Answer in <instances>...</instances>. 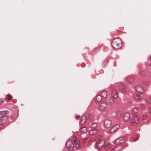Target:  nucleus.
<instances>
[{
    "label": "nucleus",
    "mask_w": 151,
    "mask_h": 151,
    "mask_svg": "<svg viewBox=\"0 0 151 151\" xmlns=\"http://www.w3.org/2000/svg\"><path fill=\"white\" fill-rule=\"evenodd\" d=\"M112 44L115 48L119 49L122 45L121 40L120 38H114L113 40Z\"/></svg>",
    "instance_id": "obj_1"
},
{
    "label": "nucleus",
    "mask_w": 151,
    "mask_h": 151,
    "mask_svg": "<svg viewBox=\"0 0 151 151\" xmlns=\"http://www.w3.org/2000/svg\"><path fill=\"white\" fill-rule=\"evenodd\" d=\"M139 117L138 116H135L132 117L131 119L130 124L132 126H135L139 122Z\"/></svg>",
    "instance_id": "obj_2"
},
{
    "label": "nucleus",
    "mask_w": 151,
    "mask_h": 151,
    "mask_svg": "<svg viewBox=\"0 0 151 151\" xmlns=\"http://www.w3.org/2000/svg\"><path fill=\"white\" fill-rule=\"evenodd\" d=\"M73 140L76 148L77 149H80L81 148V144L78 139L76 136H74Z\"/></svg>",
    "instance_id": "obj_3"
},
{
    "label": "nucleus",
    "mask_w": 151,
    "mask_h": 151,
    "mask_svg": "<svg viewBox=\"0 0 151 151\" xmlns=\"http://www.w3.org/2000/svg\"><path fill=\"white\" fill-rule=\"evenodd\" d=\"M66 145L69 150L72 151L73 150L74 145L71 140H68L66 142Z\"/></svg>",
    "instance_id": "obj_4"
},
{
    "label": "nucleus",
    "mask_w": 151,
    "mask_h": 151,
    "mask_svg": "<svg viewBox=\"0 0 151 151\" xmlns=\"http://www.w3.org/2000/svg\"><path fill=\"white\" fill-rule=\"evenodd\" d=\"M105 143V140L103 139H101L96 142V145L98 148H100L104 146Z\"/></svg>",
    "instance_id": "obj_5"
},
{
    "label": "nucleus",
    "mask_w": 151,
    "mask_h": 151,
    "mask_svg": "<svg viewBox=\"0 0 151 151\" xmlns=\"http://www.w3.org/2000/svg\"><path fill=\"white\" fill-rule=\"evenodd\" d=\"M107 106L106 102L105 101H103L100 104L99 109L100 111H102L105 109L107 107Z\"/></svg>",
    "instance_id": "obj_6"
},
{
    "label": "nucleus",
    "mask_w": 151,
    "mask_h": 151,
    "mask_svg": "<svg viewBox=\"0 0 151 151\" xmlns=\"http://www.w3.org/2000/svg\"><path fill=\"white\" fill-rule=\"evenodd\" d=\"M126 139V137L125 136H123L116 139L115 141V143L116 144H119L124 142Z\"/></svg>",
    "instance_id": "obj_7"
},
{
    "label": "nucleus",
    "mask_w": 151,
    "mask_h": 151,
    "mask_svg": "<svg viewBox=\"0 0 151 151\" xmlns=\"http://www.w3.org/2000/svg\"><path fill=\"white\" fill-rule=\"evenodd\" d=\"M112 124L111 121L109 119H106L104 122V126L107 128L110 127Z\"/></svg>",
    "instance_id": "obj_8"
},
{
    "label": "nucleus",
    "mask_w": 151,
    "mask_h": 151,
    "mask_svg": "<svg viewBox=\"0 0 151 151\" xmlns=\"http://www.w3.org/2000/svg\"><path fill=\"white\" fill-rule=\"evenodd\" d=\"M136 91L140 93H142L144 92V89L142 87L140 86H136L135 88Z\"/></svg>",
    "instance_id": "obj_9"
},
{
    "label": "nucleus",
    "mask_w": 151,
    "mask_h": 151,
    "mask_svg": "<svg viewBox=\"0 0 151 151\" xmlns=\"http://www.w3.org/2000/svg\"><path fill=\"white\" fill-rule=\"evenodd\" d=\"M119 127V125H116L112 127L109 131V132L112 133L116 131Z\"/></svg>",
    "instance_id": "obj_10"
},
{
    "label": "nucleus",
    "mask_w": 151,
    "mask_h": 151,
    "mask_svg": "<svg viewBox=\"0 0 151 151\" xmlns=\"http://www.w3.org/2000/svg\"><path fill=\"white\" fill-rule=\"evenodd\" d=\"M130 114L128 113H125L124 114L123 116L124 121L125 122H127L130 119Z\"/></svg>",
    "instance_id": "obj_11"
},
{
    "label": "nucleus",
    "mask_w": 151,
    "mask_h": 151,
    "mask_svg": "<svg viewBox=\"0 0 151 151\" xmlns=\"http://www.w3.org/2000/svg\"><path fill=\"white\" fill-rule=\"evenodd\" d=\"M124 147L123 145H120L118 146L113 148L112 150V151H120Z\"/></svg>",
    "instance_id": "obj_12"
},
{
    "label": "nucleus",
    "mask_w": 151,
    "mask_h": 151,
    "mask_svg": "<svg viewBox=\"0 0 151 151\" xmlns=\"http://www.w3.org/2000/svg\"><path fill=\"white\" fill-rule=\"evenodd\" d=\"M99 131L96 129H93L91 130L89 132V134L90 135H93L96 134Z\"/></svg>",
    "instance_id": "obj_13"
},
{
    "label": "nucleus",
    "mask_w": 151,
    "mask_h": 151,
    "mask_svg": "<svg viewBox=\"0 0 151 151\" xmlns=\"http://www.w3.org/2000/svg\"><path fill=\"white\" fill-rule=\"evenodd\" d=\"M86 121V117L84 116H83L81 118L80 121V124L81 125H83Z\"/></svg>",
    "instance_id": "obj_14"
},
{
    "label": "nucleus",
    "mask_w": 151,
    "mask_h": 151,
    "mask_svg": "<svg viewBox=\"0 0 151 151\" xmlns=\"http://www.w3.org/2000/svg\"><path fill=\"white\" fill-rule=\"evenodd\" d=\"M118 95L117 92L116 91H113L111 93V96L113 98L116 99Z\"/></svg>",
    "instance_id": "obj_15"
},
{
    "label": "nucleus",
    "mask_w": 151,
    "mask_h": 151,
    "mask_svg": "<svg viewBox=\"0 0 151 151\" xmlns=\"http://www.w3.org/2000/svg\"><path fill=\"white\" fill-rule=\"evenodd\" d=\"M122 115V112L120 111H118L116 112L115 116L116 119H119L121 118Z\"/></svg>",
    "instance_id": "obj_16"
},
{
    "label": "nucleus",
    "mask_w": 151,
    "mask_h": 151,
    "mask_svg": "<svg viewBox=\"0 0 151 151\" xmlns=\"http://www.w3.org/2000/svg\"><path fill=\"white\" fill-rule=\"evenodd\" d=\"M9 113V111H0V115L4 116L7 114Z\"/></svg>",
    "instance_id": "obj_17"
},
{
    "label": "nucleus",
    "mask_w": 151,
    "mask_h": 151,
    "mask_svg": "<svg viewBox=\"0 0 151 151\" xmlns=\"http://www.w3.org/2000/svg\"><path fill=\"white\" fill-rule=\"evenodd\" d=\"M80 130L82 133H84L87 131V129L85 127H83L80 128Z\"/></svg>",
    "instance_id": "obj_18"
},
{
    "label": "nucleus",
    "mask_w": 151,
    "mask_h": 151,
    "mask_svg": "<svg viewBox=\"0 0 151 151\" xmlns=\"http://www.w3.org/2000/svg\"><path fill=\"white\" fill-rule=\"evenodd\" d=\"M120 89L122 92H125L126 91V88L124 85H121L120 86Z\"/></svg>",
    "instance_id": "obj_19"
},
{
    "label": "nucleus",
    "mask_w": 151,
    "mask_h": 151,
    "mask_svg": "<svg viewBox=\"0 0 151 151\" xmlns=\"http://www.w3.org/2000/svg\"><path fill=\"white\" fill-rule=\"evenodd\" d=\"M138 111V109L137 108H134L132 111V114H135L137 113Z\"/></svg>",
    "instance_id": "obj_20"
},
{
    "label": "nucleus",
    "mask_w": 151,
    "mask_h": 151,
    "mask_svg": "<svg viewBox=\"0 0 151 151\" xmlns=\"http://www.w3.org/2000/svg\"><path fill=\"white\" fill-rule=\"evenodd\" d=\"M134 97L135 99L137 100H140L141 98V97L140 95L137 94L134 95Z\"/></svg>",
    "instance_id": "obj_21"
},
{
    "label": "nucleus",
    "mask_w": 151,
    "mask_h": 151,
    "mask_svg": "<svg viewBox=\"0 0 151 151\" xmlns=\"http://www.w3.org/2000/svg\"><path fill=\"white\" fill-rule=\"evenodd\" d=\"M91 140V139L89 137L85 138L83 139V142L85 143H88Z\"/></svg>",
    "instance_id": "obj_22"
},
{
    "label": "nucleus",
    "mask_w": 151,
    "mask_h": 151,
    "mask_svg": "<svg viewBox=\"0 0 151 151\" xmlns=\"http://www.w3.org/2000/svg\"><path fill=\"white\" fill-rule=\"evenodd\" d=\"M96 99L97 101H100L102 100V97L100 95H98L97 96Z\"/></svg>",
    "instance_id": "obj_23"
},
{
    "label": "nucleus",
    "mask_w": 151,
    "mask_h": 151,
    "mask_svg": "<svg viewBox=\"0 0 151 151\" xmlns=\"http://www.w3.org/2000/svg\"><path fill=\"white\" fill-rule=\"evenodd\" d=\"M111 145L110 144H107L104 146V148L105 149H108L110 148L111 147Z\"/></svg>",
    "instance_id": "obj_24"
},
{
    "label": "nucleus",
    "mask_w": 151,
    "mask_h": 151,
    "mask_svg": "<svg viewBox=\"0 0 151 151\" xmlns=\"http://www.w3.org/2000/svg\"><path fill=\"white\" fill-rule=\"evenodd\" d=\"M138 135L136 134L134 135V136L133 137V140L134 141H135L136 140H137L138 139Z\"/></svg>",
    "instance_id": "obj_25"
},
{
    "label": "nucleus",
    "mask_w": 151,
    "mask_h": 151,
    "mask_svg": "<svg viewBox=\"0 0 151 151\" xmlns=\"http://www.w3.org/2000/svg\"><path fill=\"white\" fill-rule=\"evenodd\" d=\"M7 99L8 100H10L12 99V96L10 94H8L7 95Z\"/></svg>",
    "instance_id": "obj_26"
},
{
    "label": "nucleus",
    "mask_w": 151,
    "mask_h": 151,
    "mask_svg": "<svg viewBox=\"0 0 151 151\" xmlns=\"http://www.w3.org/2000/svg\"><path fill=\"white\" fill-rule=\"evenodd\" d=\"M146 102L147 103L151 104V98H149L147 99Z\"/></svg>",
    "instance_id": "obj_27"
},
{
    "label": "nucleus",
    "mask_w": 151,
    "mask_h": 151,
    "mask_svg": "<svg viewBox=\"0 0 151 151\" xmlns=\"http://www.w3.org/2000/svg\"><path fill=\"white\" fill-rule=\"evenodd\" d=\"M102 95L103 97L105 98L106 96V93L105 91H103L102 93Z\"/></svg>",
    "instance_id": "obj_28"
},
{
    "label": "nucleus",
    "mask_w": 151,
    "mask_h": 151,
    "mask_svg": "<svg viewBox=\"0 0 151 151\" xmlns=\"http://www.w3.org/2000/svg\"><path fill=\"white\" fill-rule=\"evenodd\" d=\"M96 126H97V125L95 123H93L91 124V127L92 128H94L95 127H96Z\"/></svg>",
    "instance_id": "obj_29"
},
{
    "label": "nucleus",
    "mask_w": 151,
    "mask_h": 151,
    "mask_svg": "<svg viewBox=\"0 0 151 151\" xmlns=\"http://www.w3.org/2000/svg\"><path fill=\"white\" fill-rule=\"evenodd\" d=\"M109 103H111L113 102V98H110L109 100Z\"/></svg>",
    "instance_id": "obj_30"
},
{
    "label": "nucleus",
    "mask_w": 151,
    "mask_h": 151,
    "mask_svg": "<svg viewBox=\"0 0 151 151\" xmlns=\"http://www.w3.org/2000/svg\"><path fill=\"white\" fill-rule=\"evenodd\" d=\"M4 117L1 116L0 117V123L2 121H3L4 119Z\"/></svg>",
    "instance_id": "obj_31"
},
{
    "label": "nucleus",
    "mask_w": 151,
    "mask_h": 151,
    "mask_svg": "<svg viewBox=\"0 0 151 151\" xmlns=\"http://www.w3.org/2000/svg\"><path fill=\"white\" fill-rule=\"evenodd\" d=\"M4 100L0 99V105L4 103Z\"/></svg>",
    "instance_id": "obj_32"
},
{
    "label": "nucleus",
    "mask_w": 151,
    "mask_h": 151,
    "mask_svg": "<svg viewBox=\"0 0 151 151\" xmlns=\"http://www.w3.org/2000/svg\"><path fill=\"white\" fill-rule=\"evenodd\" d=\"M147 117V116H142V120H144L145 119H146V118Z\"/></svg>",
    "instance_id": "obj_33"
},
{
    "label": "nucleus",
    "mask_w": 151,
    "mask_h": 151,
    "mask_svg": "<svg viewBox=\"0 0 151 151\" xmlns=\"http://www.w3.org/2000/svg\"><path fill=\"white\" fill-rule=\"evenodd\" d=\"M4 126V125L3 124H0V129H1Z\"/></svg>",
    "instance_id": "obj_34"
},
{
    "label": "nucleus",
    "mask_w": 151,
    "mask_h": 151,
    "mask_svg": "<svg viewBox=\"0 0 151 151\" xmlns=\"http://www.w3.org/2000/svg\"><path fill=\"white\" fill-rule=\"evenodd\" d=\"M14 116H12L11 117V119H12V120H13L14 119Z\"/></svg>",
    "instance_id": "obj_35"
},
{
    "label": "nucleus",
    "mask_w": 151,
    "mask_h": 151,
    "mask_svg": "<svg viewBox=\"0 0 151 151\" xmlns=\"http://www.w3.org/2000/svg\"><path fill=\"white\" fill-rule=\"evenodd\" d=\"M99 49V48H96V50L94 51V52H96V50H98Z\"/></svg>",
    "instance_id": "obj_36"
},
{
    "label": "nucleus",
    "mask_w": 151,
    "mask_h": 151,
    "mask_svg": "<svg viewBox=\"0 0 151 151\" xmlns=\"http://www.w3.org/2000/svg\"><path fill=\"white\" fill-rule=\"evenodd\" d=\"M80 117V116H76V118L77 119H78Z\"/></svg>",
    "instance_id": "obj_37"
},
{
    "label": "nucleus",
    "mask_w": 151,
    "mask_h": 151,
    "mask_svg": "<svg viewBox=\"0 0 151 151\" xmlns=\"http://www.w3.org/2000/svg\"><path fill=\"white\" fill-rule=\"evenodd\" d=\"M150 111L151 113V107L150 109Z\"/></svg>",
    "instance_id": "obj_38"
}]
</instances>
